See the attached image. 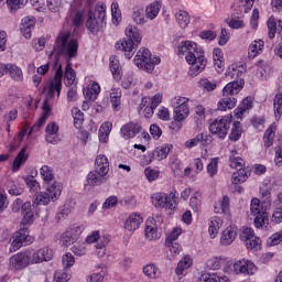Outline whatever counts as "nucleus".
<instances>
[{"instance_id": "f257e3e1", "label": "nucleus", "mask_w": 282, "mask_h": 282, "mask_svg": "<svg viewBox=\"0 0 282 282\" xmlns=\"http://www.w3.org/2000/svg\"><path fill=\"white\" fill-rule=\"evenodd\" d=\"M76 56H78V40L74 37L70 31H61L50 55L51 61H53L55 76L45 88L48 98H54V96L59 98L63 89V63H69Z\"/></svg>"}, {"instance_id": "f03ea898", "label": "nucleus", "mask_w": 282, "mask_h": 282, "mask_svg": "<svg viewBox=\"0 0 282 282\" xmlns=\"http://www.w3.org/2000/svg\"><path fill=\"white\" fill-rule=\"evenodd\" d=\"M176 54L178 56H184L185 54V61L191 65L188 70L191 78L199 76L206 69V65H208L204 48L193 41L181 42L176 48Z\"/></svg>"}, {"instance_id": "7ed1b4c3", "label": "nucleus", "mask_w": 282, "mask_h": 282, "mask_svg": "<svg viewBox=\"0 0 282 282\" xmlns=\"http://www.w3.org/2000/svg\"><path fill=\"white\" fill-rule=\"evenodd\" d=\"M243 85H246V82L240 78L238 80L228 83L223 88V98H220L217 104L218 111H230L237 107V99L235 96H237V94L243 89Z\"/></svg>"}, {"instance_id": "20e7f679", "label": "nucleus", "mask_w": 282, "mask_h": 282, "mask_svg": "<svg viewBox=\"0 0 282 282\" xmlns=\"http://www.w3.org/2000/svg\"><path fill=\"white\" fill-rule=\"evenodd\" d=\"M261 203L259 198H252L250 202V214L253 218V226L259 230H268L270 228V218L268 217V205Z\"/></svg>"}, {"instance_id": "39448f33", "label": "nucleus", "mask_w": 282, "mask_h": 282, "mask_svg": "<svg viewBox=\"0 0 282 282\" xmlns=\"http://www.w3.org/2000/svg\"><path fill=\"white\" fill-rule=\"evenodd\" d=\"M257 264L254 262L243 258L236 261H228L224 268L225 274H242V276H253L257 274Z\"/></svg>"}, {"instance_id": "423d86ee", "label": "nucleus", "mask_w": 282, "mask_h": 282, "mask_svg": "<svg viewBox=\"0 0 282 282\" xmlns=\"http://www.w3.org/2000/svg\"><path fill=\"white\" fill-rule=\"evenodd\" d=\"M160 63H162V59L158 56H152L151 51L147 47H141L134 56V65L148 74H152L155 65H160Z\"/></svg>"}, {"instance_id": "0eeeda50", "label": "nucleus", "mask_w": 282, "mask_h": 282, "mask_svg": "<svg viewBox=\"0 0 282 282\" xmlns=\"http://www.w3.org/2000/svg\"><path fill=\"white\" fill-rule=\"evenodd\" d=\"M232 124V113H228L214 119L209 123V131L212 135H216L219 140H226L230 126Z\"/></svg>"}, {"instance_id": "6e6552de", "label": "nucleus", "mask_w": 282, "mask_h": 282, "mask_svg": "<svg viewBox=\"0 0 282 282\" xmlns=\"http://www.w3.org/2000/svg\"><path fill=\"white\" fill-rule=\"evenodd\" d=\"M177 192H170L169 194L158 192L151 196V202L155 208H167V210H175L177 208Z\"/></svg>"}, {"instance_id": "1a4fd4ad", "label": "nucleus", "mask_w": 282, "mask_h": 282, "mask_svg": "<svg viewBox=\"0 0 282 282\" xmlns=\"http://www.w3.org/2000/svg\"><path fill=\"white\" fill-rule=\"evenodd\" d=\"M191 99L187 97L175 96L172 99V105L174 107L173 120L175 122H184L188 116H191V108L188 107Z\"/></svg>"}, {"instance_id": "9d476101", "label": "nucleus", "mask_w": 282, "mask_h": 282, "mask_svg": "<svg viewBox=\"0 0 282 282\" xmlns=\"http://www.w3.org/2000/svg\"><path fill=\"white\" fill-rule=\"evenodd\" d=\"M10 252H17L23 246H30L34 243V237L30 236V230L28 228L22 227L19 231H15L12 237Z\"/></svg>"}, {"instance_id": "9b49d317", "label": "nucleus", "mask_w": 282, "mask_h": 282, "mask_svg": "<svg viewBox=\"0 0 282 282\" xmlns=\"http://www.w3.org/2000/svg\"><path fill=\"white\" fill-rule=\"evenodd\" d=\"M109 241H110L109 236L107 235L100 236L99 230H95L86 237V243H89V245L97 243L96 248L97 250H100L97 252L98 257H105V252H106L105 248L109 246Z\"/></svg>"}, {"instance_id": "f8f14e48", "label": "nucleus", "mask_w": 282, "mask_h": 282, "mask_svg": "<svg viewBox=\"0 0 282 282\" xmlns=\"http://www.w3.org/2000/svg\"><path fill=\"white\" fill-rule=\"evenodd\" d=\"M240 237L245 241L247 250L259 252L261 249V238L254 235V229L250 227L243 228Z\"/></svg>"}, {"instance_id": "ddd939ff", "label": "nucleus", "mask_w": 282, "mask_h": 282, "mask_svg": "<svg viewBox=\"0 0 282 282\" xmlns=\"http://www.w3.org/2000/svg\"><path fill=\"white\" fill-rule=\"evenodd\" d=\"M29 265H32L30 251L18 252L9 259L10 270H25Z\"/></svg>"}, {"instance_id": "4468645a", "label": "nucleus", "mask_w": 282, "mask_h": 282, "mask_svg": "<svg viewBox=\"0 0 282 282\" xmlns=\"http://www.w3.org/2000/svg\"><path fill=\"white\" fill-rule=\"evenodd\" d=\"M21 206V213L23 215L22 218V226H32L34 224V212H32V203L30 202H25L23 203V200L21 198H18L14 200L13 203V210L14 208Z\"/></svg>"}, {"instance_id": "2eb2a0df", "label": "nucleus", "mask_w": 282, "mask_h": 282, "mask_svg": "<svg viewBox=\"0 0 282 282\" xmlns=\"http://www.w3.org/2000/svg\"><path fill=\"white\" fill-rule=\"evenodd\" d=\"M32 265L44 263V261H52L54 259V250L50 247H42L37 250L29 251Z\"/></svg>"}, {"instance_id": "dca6fc26", "label": "nucleus", "mask_w": 282, "mask_h": 282, "mask_svg": "<svg viewBox=\"0 0 282 282\" xmlns=\"http://www.w3.org/2000/svg\"><path fill=\"white\" fill-rule=\"evenodd\" d=\"M142 224H144V217H142V214L132 212L126 218L123 228L128 232H135V230H139L140 226H142Z\"/></svg>"}, {"instance_id": "f3484780", "label": "nucleus", "mask_w": 282, "mask_h": 282, "mask_svg": "<svg viewBox=\"0 0 282 282\" xmlns=\"http://www.w3.org/2000/svg\"><path fill=\"white\" fill-rule=\"evenodd\" d=\"M171 151H173V144L165 143L159 145L154 151L148 152L147 164H151L153 160H159V162L162 160H166Z\"/></svg>"}, {"instance_id": "a211bd4d", "label": "nucleus", "mask_w": 282, "mask_h": 282, "mask_svg": "<svg viewBox=\"0 0 282 282\" xmlns=\"http://www.w3.org/2000/svg\"><path fill=\"white\" fill-rule=\"evenodd\" d=\"M115 47L118 52H123L126 58L131 59L133 58V54H135L138 44H135L133 40L122 39L115 44Z\"/></svg>"}, {"instance_id": "6ab92c4d", "label": "nucleus", "mask_w": 282, "mask_h": 282, "mask_svg": "<svg viewBox=\"0 0 282 282\" xmlns=\"http://www.w3.org/2000/svg\"><path fill=\"white\" fill-rule=\"evenodd\" d=\"M238 232L239 229L236 227V225H230L225 228L220 235V246H232V243H235V239H237Z\"/></svg>"}, {"instance_id": "aec40b11", "label": "nucleus", "mask_w": 282, "mask_h": 282, "mask_svg": "<svg viewBox=\"0 0 282 282\" xmlns=\"http://www.w3.org/2000/svg\"><path fill=\"white\" fill-rule=\"evenodd\" d=\"M141 131L142 126H140V123L130 121L121 127L120 134L123 140H131L132 138H135V135H138V133Z\"/></svg>"}, {"instance_id": "412c9836", "label": "nucleus", "mask_w": 282, "mask_h": 282, "mask_svg": "<svg viewBox=\"0 0 282 282\" xmlns=\"http://www.w3.org/2000/svg\"><path fill=\"white\" fill-rule=\"evenodd\" d=\"M144 237L148 241H158L160 239V232L158 231V223L155 218L149 217L145 220Z\"/></svg>"}, {"instance_id": "4be33fe9", "label": "nucleus", "mask_w": 282, "mask_h": 282, "mask_svg": "<svg viewBox=\"0 0 282 282\" xmlns=\"http://www.w3.org/2000/svg\"><path fill=\"white\" fill-rule=\"evenodd\" d=\"M59 129L58 123L54 121L47 123L45 128V140L48 144H57V142H61V138L58 137Z\"/></svg>"}, {"instance_id": "5701e85b", "label": "nucleus", "mask_w": 282, "mask_h": 282, "mask_svg": "<svg viewBox=\"0 0 282 282\" xmlns=\"http://www.w3.org/2000/svg\"><path fill=\"white\" fill-rule=\"evenodd\" d=\"M265 47V42L263 40H254L250 43L248 47V58L249 61H254L257 56L263 54V50Z\"/></svg>"}, {"instance_id": "b1692460", "label": "nucleus", "mask_w": 282, "mask_h": 282, "mask_svg": "<svg viewBox=\"0 0 282 282\" xmlns=\"http://www.w3.org/2000/svg\"><path fill=\"white\" fill-rule=\"evenodd\" d=\"M214 213L230 217V197L228 195L223 196L221 199L214 204Z\"/></svg>"}, {"instance_id": "393cba45", "label": "nucleus", "mask_w": 282, "mask_h": 282, "mask_svg": "<svg viewBox=\"0 0 282 282\" xmlns=\"http://www.w3.org/2000/svg\"><path fill=\"white\" fill-rule=\"evenodd\" d=\"M36 25V19L33 17H25L22 19L20 24V32L23 34L24 39H32V30Z\"/></svg>"}, {"instance_id": "a878e982", "label": "nucleus", "mask_w": 282, "mask_h": 282, "mask_svg": "<svg viewBox=\"0 0 282 282\" xmlns=\"http://www.w3.org/2000/svg\"><path fill=\"white\" fill-rule=\"evenodd\" d=\"M95 171L97 175L107 177V174L109 173V159L102 154L98 155L95 161Z\"/></svg>"}, {"instance_id": "bb28decb", "label": "nucleus", "mask_w": 282, "mask_h": 282, "mask_svg": "<svg viewBox=\"0 0 282 282\" xmlns=\"http://www.w3.org/2000/svg\"><path fill=\"white\" fill-rule=\"evenodd\" d=\"M85 21V11L72 10L66 17V23L73 28H80Z\"/></svg>"}, {"instance_id": "cd10ccee", "label": "nucleus", "mask_w": 282, "mask_h": 282, "mask_svg": "<svg viewBox=\"0 0 282 282\" xmlns=\"http://www.w3.org/2000/svg\"><path fill=\"white\" fill-rule=\"evenodd\" d=\"M105 22L100 21L94 11L88 12V19L86 21V28L90 31L91 34H98L100 28Z\"/></svg>"}, {"instance_id": "c85d7f7f", "label": "nucleus", "mask_w": 282, "mask_h": 282, "mask_svg": "<svg viewBox=\"0 0 282 282\" xmlns=\"http://www.w3.org/2000/svg\"><path fill=\"white\" fill-rule=\"evenodd\" d=\"M251 108H252V99L251 97H246L234 110L235 118H237V120H243V115L247 111H250Z\"/></svg>"}, {"instance_id": "c756f323", "label": "nucleus", "mask_w": 282, "mask_h": 282, "mask_svg": "<svg viewBox=\"0 0 282 282\" xmlns=\"http://www.w3.org/2000/svg\"><path fill=\"white\" fill-rule=\"evenodd\" d=\"M224 226V219L218 216H214L208 221V235L210 239H216L219 235V230Z\"/></svg>"}, {"instance_id": "7c9ffc66", "label": "nucleus", "mask_w": 282, "mask_h": 282, "mask_svg": "<svg viewBox=\"0 0 282 282\" xmlns=\"http://www.w3.org/2000/svg\"><path fill=\"white\" fill-rule=\"evenodd\" d=\"M30 154H28V148H22L19 154L14 158L12 164V173H19L21 171V166L28 162Z\"/></svg>"}, {"instance_id": "2f4dec72", "label": "nucleus", "mask_w": 282, "mask_h": 282, "mask_svg": "<svg viewBox=\"0 0 282 282\" xmlns=\"http://www.w3.org/2000/svg\"><path fill=\"white\" fill-rule=\"evenodd\" d=\"M105 182H107V177L99 175L95 170L87 175L85 188H94V186H100V184H105Z\"/></svg>"}, {"instance_id": "473e14b6", "label": "nucleus", "mask_w": 282, "mask_h": 282, "mask_svg": "<svg viewBox=\"0 0 282 282\" xmlns=\"http://www.w3.org/2000/svg\"><path fill=\"white\" fill-rule=\"evenodd\" d=\"M254 6V0H236L234 2L232 9L240 14H248L252 7Z\"/></svg>"}, {"instance_id": "72a5a7b5", "label": "nucleus", "mask_w": 282, "mask_h": 282, "mask_svg": "<svg viewBox=\"0 0 282 282\" xmlns=\"http://www.w3.org/2000/svg\"><path fill=\"white\" fill-rule=\"evenodd\" d=\"M160 10H162L161 1L151 2L149 6L145 7V19H149L150 21H154V19H158V14H160Z\"/></svg>"}, {"instance_id": "f704fd0d", "label": "nucleus", "mask_w": 282, "mask_h": 282, "mask_svg": "<svg viewBox=\"0 0 282 282\" xmlns=\"http://www.w3.org/2000/svg\"><path fill=\"white\" fill-rule=\"evenodd\" d=\"M142 272L148 279L152 280L160 279V276H162V271L155 263L145 264L142 269Z\"/></svg>"}, {"instance_id": "c9c22d12", "label": "nucleus", "mask_w": 282, "mask_h": 282, "mask_svg": "<svg viewBox=\"0 0 282 282\" xmlns=\"http://www.w3.org/2000/svg\"><path fill=\"white\" fill-rule=\"evenodd\" d=\"M126 36L128 41H132L135 45H140L142 43V34L140 33V30L137 29V26L128 25L126 28Z\"/></svg>"}, {"instance_id": "e433bc0d", "label": "nucleus", "mask_w": 282, "mask_h": 282, "mask_svg": "<svg viewBox=\"0 0 282 282\" xmlns=\"http://www.w3.org/2000/svg\"><path fill=\"white\" fill-rule=\"evenodd\" d=\"M7 74H9L12 80L15 83H21L23 80V70L17 64L9 63L7 64Z\"/></svg>"}, {"instance_id": "4c0bfd02", "label": "nucleus", "mask_w": 282, "mask_h": 282, "mask_svg": "<svg viewBox=\"0 0 282 282\" xmlns=\"http://www.w3.org/2000/svg\"><path fill=\"white\" fill-rule=\"evenodd\" d=\"M196 282H230V278L217 273H203Z\"/></svg>"}, {"instance_id": "58836bf2", "label": "nucleus", "mask_w": 282, "mask_h": 282, "mask_svg": "<svg viewBox=\"0 0 282 282\" xmlns=\"http://www.w3.org/2000/svg\"><path fill=\"white\" fill-rule=\"evenodd\" d=\"M140 112L143 111L144 118H151L155 111V107L151 105V97H143L139 106Z\"/></svg>"}, {"instance_id": "ea45409f", "label": "nucleus", "mask_w": 282, "mask_h": 282, "mask_svg": "<svg viewBox=\"0 0 282 282\" xmlns=\"http://www.w3.org/2000/svg\"><path fill=\"white\" fill-rule=\"evenodd\" d=\"M63 67H65V85L66 87H70L76 80V72L72 68V62H63Z\"/></svg>"}, {"instance_id": "a19ab883", "label": "nucleus", "mask_w": 282, "mask_h": 282, "mask_svg": "<svg viewBox=\"0 0 282 282\" xmlns=\"http://www.w3.org/2000/svg\"><path fill=\"white\" fill-rule=\"evenodd\" d=\"M110 102L115 111L120 110V105L122 104V90L120 88H111Z\"/></svg>"}, {"instance_id": "79ce46f5", "label": "nucleus", "mask_w": 282, "mask_h": 282, "mask_svg": "<svg viewBox=\"0 0 282 282\" xmlns=\"http://www.w3.org/2000/svg\"><path fill=\"white\" fill-rule=\"evenodd\" d=\"M276 133V123H272L264 132L263 143L267 149L274 144V135Z\"/></svg>"}, {"instance_id": "37998d69", "label": "nucleus", "mask_w": 282, "mask_h": 282, "mask_svg": "<svg viewBox=\"0 0 282 282\" xmlns=\"http://www.w3.org/2000/svg\"><path fill=\"white\" fill-rule=\"evenodd\" d=\"M62 193L63 185H61V183L55 182L46 188V195L51 197L52 202H57Z\"/></svg>"}, {"instance_id": "c03bdc74", "label": "nucleus", "mask_w": 282, "mask_h": 282, "mask_svg": "<svg viewBox=\"0 0 282 282\" xmlns=\"http://www.w3.org/2000/svg\"><path fill=\"white\" fill-rule=\"evenodd\" d=\"M109 65L112 78H115L117 82L122 80V66H120V61L116 59V57H111Z\"/></svg>"}, {"instance_id": "a18cd8bd", "label": "nucleus", "mask_w": 282, "mask_h": 282, "mask_svg": "<svg viewBox=\"0 0 282 282\" xmlns=\"http://www.w3.org/2000/svg\"><path fill=\"white\" fill-rule=\"evenodd\" d=\"M84 94L88 100H96L100 94V85L96 82H91L90 86L84 89Z\"/></svg>"}, {"instance_id": "49530a36", "label": "nucleus", "mask_w": 282, "mask_h": 282, "mask_svg": "<svg viewBox=\"0 0 282 282\" xmlns=\"http://www.w3.org/2000/svg\"><path fill=\"white\" fill-rule=\"evenodd\" d=\"M52 202V197L46 192L35 194L33 198V206H47Z\"/></svg>"}, {"instance_id": "de8ad7c7", "label": "nucleus", "mask_w": 282, "mask_h": 282, "mask_svg": "<svg viewBox=\"0 0 282 282\" xmlns=\"http://www.w3.org/2000/svg\"><path fill=\"white\" fill-rule=\"evenodd\" d=\"M248 180V172L246 169L240 167L237 172H234L231 175V184H243Z\"/></svg>"}, {"instance_id": "09e8293b", "label": "nucleus", "mask_w": 282, "mask_h": 282, "mask_svg": "<svg viewBox=\"0 0 282 282\" xmlns=\"http://www.w3.org/2000/svg\"><path fill=\"white\" fill-rule=\"evenodd\" d=\"M191 265H193V259L189 258V256H185L178 263L176 267V274L177 276H181V274H184L185 270H188V268H191Z\"/></svg>"}, {"instance_id": "8fccbe9b", "label": "nucleus", "mask_w": 282, "mask_h": 282, "mask_svg": "<svg viewBox=\"0 0 282 282\" xmlns=\"http://www.w3.org/2000/svg\"><path fill=\"white\" fill-rule=\"evenodd\" d=\"M226 263V258L223 257H213L207 260L206 262V268L207 270H219L221 265Z\"/></svg>"}, {"instance_id": "3c124183", "label": "nucleus", "mask_w": 282, "mask_h": 282, "mask_svg": "<svg viewBox=\"0 0 282 282\" xmlns=\"http://www.w3.org/2000/svg\"><path fill=\"white\" fill-rule=\"evenodd\" d=\"M243 164H246V162L243 161V159H241L239 156V154L237 153V150H232L231 154L229 156V166L231 169H241V166H243Z\"/></svg>"}, {"instance_id": "603ef678", "label": "nucleus", "mask_w": 282, "mask_h": 282, "mask_svg": "<svg viewBox=\"0 0 282 282\" xmlns=\"http://www.w3.org/2000/svg\"><path fill=\"white\" fill-rule=\"evenodd\" d=\"M189 206L194 213H199L202 210V193L195 192L189 198Z\"/></svg>"}, {"instance_id": "864d4df0", "label": "nucleus", "mask_w": 282, "mask_h": 282, "mask_svg": "<svg viewBox=\"0 0 282 282\" xmlns=\"http://www.w3.org/2000/svg\"><path fill=\"white\" fill-rule=\"evenodd\" d=\"M111 17L113 25H120V21H122V11L120 10V4H118V2L111 3Z\"/></svg>"}, {"instance_id": "5fc2aeb1", "label": "nucleus", "mask_w": 282, "mask_h": 282, "mask_svg": "<svg viewBox=\"0 0 282 282\" xmlns=\"http://www.w3.org/2000/svg\"><path fill=\"white\" fill-rule=\"evenodd\" d=\"M176 21L180 28H188V23H191V15L186 11H177L175 14Z\"/></svg>"}, {"instance_id": "6e6d98bb", "label": "nucleus", "mask_w": 282, "mask_h": 282, "mask_svg": "<svg viewBox=\"0 0 282 282\" xmlns=\"http://www.w3.org/2000/svg\"><path fill=\"white\" fill-rule=\"evenodd\" d=\"M268 30H269V39H274L276 36V30L281 26V21L274 19V17L269 18L268 22Z\"/></svg>"}, {"instance_id": "4d7b16f0", "label": "nucleus", "mask_w": 282, "mask_h": 282, "mask_svg": "<svg viewBox=\"0 0 282 282\" xmlns=\"http://www.w3.org/2000/svg\"><path fill=\"white\" fill-rule=\"evenodd\" d=\"M72 116L74 120V127L76 129H80V127H83V122H85V115L83 111L75 107L72 109Z\"/></svg>"}, {"instance_id": "13d9d810", "label": "nucleus", "mask_w": 282, "mask_h": 282, "mask_svg": "<svg viewBox=\"0 0 282 282\" xmlns=\"http://www.w3.org/2000/svg\"><path fill=\"white\" fill-rule=\"evenodd\" d=\"M94 14L101 23H105V19L107 18V4L105 2H98Z\"/></svg>"}, {"instance_id": "bf43d9fd", "label": "nucleus", "mask_w": 282, "mask_h": 282, "mask_svg": "<svg viewBox=\"0 0 282 282\" xmlns=\"http://www.w3.org/2000/svg\"><path fill=\"white\" fill-rule=\"evenodd\" d=\"M132 19L137 25H144L147 23V17H144V9L134 8Z\"/></svg>"}, {"instance_id": "052dcab7", "label": "nucleus", "mask_w": 282, "mask_h": 282, "mask_svg": "<svg viewBox=\"0 0 282 282\" xmlns=\"http://www.w3.org/2000/svg\"><path fill=\"white\" fill-rule=\"evenodd\" d=\"M40 175L43 180V182H52L54 181V170L52 167H50L48 165H43L40 169Z\"/></svg>"}, {"instance_id": "680f3d73", "label": "nucleus", "mask_w": 282, "mask_h": 282, "mask_svg": "<svg viewBox=\"0 0 282 282\" xmlns=\"http://www.w3.org/2000/svg\"><path fill=\"white\" fill-rule=\"evenodd\" d=\"M241 133H242L241 122L235 121L232 123V129L229 134V140H231V142H237L241 138Z\"/></svg>"}, {"instance_id": "e2e57ef3", "label": "nucleus", "mask_w": 282, "mask_h": 282, "mask_svg": "<svg viewBox=\"0 0 282 282\" xmlns=\"http://www.w3.org/2000/svg\"><path fill=\"white\" fill-rule=\"evenodd\" d=\"M194 120L197 124H202L206 120V108L204 106L198 105L194 108Z\"/></svg>"}, {"instance_id": "0e129e2a", "label": "nucleus", "mask_w": 282, "mask_h": 282, "mask_svg": "<svg viewBox=\"0 0 282 282\" xmlns=\"http://www.w3.org/2000/svg\"><path fill=\"white\" fill-rule=\"evenodd\" d=\"M182 236V228L174 227L165 238V243H177V239Z\"/></svg>"}, {"instance_id": "69168bd1", "label": "nucleus", "mask_w": 282, "mask_h": 282, "mask_svg": "<svg viewBox=\"0 0 282 282\" xmlns=\"http://www.w3.org/2000/svg\"><path fill=\"white\" fill-rule=\"evenodd\" d=\"M243 74V66L231 64L227 69V76L229 78H239Z\"/></svg>"}, {"instance_id": "338daca9", "label": "nucleus", "mask_w": 282, "mask_h": 282, "mask_svg": "<svg viewBox=\"0 0 282 282\" xmlns=\"http://www.w3.org/2000/svg\"><path fill=\"white\" fill-rule=\"evenodd\" d=\"M105 276H107V268H101L99 271H96L93 274L88 275L87 281L100 282L105 280Z\"/></svg>"}, {"instance_id": "774afa93", "label": "nucleus", "mask_w": 282, "mask_h": 282, "mask_svg": "<svg viewBox=\"0 0 282 282\" xmlns=\"http://www.w3.org/2000/svg\"><path fill=\"white\" fill-rule=\"evenodd\" d=\"M275 119L281 120L282 116V94H278L273 101Z\"/></svg>"}]
</instances>
